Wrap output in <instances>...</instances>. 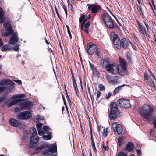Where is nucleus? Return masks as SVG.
Instances as JSON below:
<instances>
[{"instance_id": "60", "label": "nucleus", "mask_w": 156, "mask_h": 156, "mask_svg": "<svg viewBox=\"0 0 156 156\" xmlns=\"http://www.w3.org/2000/svg\"><path fill=\"white\" fill-rule=\"evenodd\" d=\"M90 14H89L86 17V19H87V20H89L90 19Z\"/></svg>"}, {"instance_id": "38", "label": "nucleus", "mask_w": 156, "mask_h": 156, "mask_svg": "<svg viewBox=\"0 0 156 156\" xmlns=\"http://www.w3.org/2000/svg\"><path fill=\"white\" fill-rule=\"evenodd\" d=\"M106 77L107 80L109 82L111 81V76L109 74H107L106 75Z\"/></svg>"}, {"instance_id": "17", "label": "nucleus", "mask_w": 156, "mask_h": 156, "mask_svg": "<svg viewBox=\"0 0 156 156\" xmlns=\"http://www.w3.org/2000/svg\"><path fill=\"white\" fill-rule=\"evenodd\" d=\"M20 108L16 107L15 109V112H17L20 111L22 110L27 108H28V104L27 102L22 103L20 105Z\"/></svg>"}, {"instance_id": "2", "label": "nucleus", "mask_w": 156, "mask_h": 156, "mask_svg": "<svg viewBox=\"0 0 156 156\" xmlns=\"http://www.w3.org/2000/svg\"><path fill=\"white\" fill-rule=\"evenodd\" d=\"M139 112L141 115L144 118L148 120L151 119L153 112V109L149 105L145 104L141 108Z\"/></svg>"}, {"instance_id": "51", "label": "nucleus", "mask_w": 156, "mask_h": 156, "mask_svg": "<svg viewBox=\"0 0 156 156\" xmlns=\"http://www.w3.org/2000/svg\"><path fill=\"white\" fill-rule=\"evenodd\" d=\"M102 146L103 149L105 150L106 151V150H108V147L105 146L104 144H102Z\"/></svg>"}, {"instance_id": "57", "label": "nucleus", "mask_w": 156, "mask_h": 156, "mask_svg": "<svg viewBox=\"0 0 156 156\" xmlns=\"http://www.w3.org/2000/svg\"><path fill=\"white\" fill-rule=\"evenodd\" d=\"M112 94L110 93H108V95L106 96V98L107 99L109 98L111 96Z\"/></svg>"}, {"instance_id": "61", "label": "nucleus", "mask_w": 156, "mask_h": 156, "mask_svg": "<svg viewBox=\"0 0 156 156\" xmlns=\"http://www.w3.org/2000/svg\"><path fill=\"white\" fill-rule=\"evenodd\" d=\"M89 63H90V67H91L92 70H93L94 69V66L91 64V63L90 62H89Z\"/></svg>"}, {"instance_id": "29", "label": "nucleus", "mask_w": 156, "mask_h": 156, "mask_svg": "<svg viewBox=\"0 0 156 156\" xmlns=\"http://www.w3.org/2000/svg\"><path fill=\"white\" fill-rule=\"evenodd\" d=\"M123 86V85L120 86L115 88L113 94H116L121 89L122 87Z\"/></svg>"}, {"instance_id": "58", "label": "nucleus", "mask_w": 156, "mask_h": 156, "mask_svg": "<svg viewBox=\"0 0 156 156\" xmlns=\"http://www.w3.org/2000/svg\"><path fill=\"white\" fill-rule=\"evenodd\" d=\"M101 92L98 91L97 93V97H99L100 96Z\"/></svg>"}, {"instance_id": "32", "label": "nucleus", "mask_w": 156, "mask_h": 156, "mask_svg": "<svg viewBox=\"0 0 156 156\" xmlns=\"http://www.w3.org/2000/svg\"><path fill=\"white\" fill-rule=\"evenodd\" d=\"M51 134H48V135H44L43 136V138L45 140H47L51 139Z\"/></svg>"}, {"instance_id": "16", "label": "nucleus", "mask_w": 156, "mask_h": 156, "mask_svg": "<svg viewBox=\"0 0 156 156\" xmlns=\"http://www.w3.org/2000/svg\"><path fill=\"white\" fill-rule=\"evenodd\" d=\"M9 122L12 126L15 127H17L21 124L19 121L12 118L10 119Z\"/></svg>"}, {"instance_id": "4", "label": "nucleus", "mask_w": 156, "mask_h": 156, "mask_svg": "<svg viewBox=\"0 0 156 156\" xmlns=\"http://www.w3.org/2000/svg\"><path fill=\"white\" fill-rule=\"evenodd\" d=\"M101 18L107 27L110 28L113 27V20L107 13L102 14Z\"/></svg>"}, {"instance_id": "15", "label": "nucleus", "mask_w": 156, "mask_h": 156, "mask_svg": "<svg viewBox=\"0 0 156 156\" xmlns=\"http://www.w3.org/2000/svg\"><path fill=\"white\" fill-rule=\"evenodd\" d=\"M18 39L17 37V34H16L12 35L9 41L10 44L13 45L16 43L18 42Z\"/></svg>"}, {"instance_id": "45", "label": "nucleus", "mask_w": 156, "mask_h": 156, "mask_svg": "<svg viewBox=\"0 0 156 156\" xmlns=\"http://www.w3.org/2000/svg\"><path fill=\"white\" fill-rule=\"evenodd\" d=\"M60 4H61V6L64 9L65 11L66 14V15H67V10H66V9L65 6H64V5L62 2H61Z\"/></svg>"}, {"instance_id": "18", "label": "nucleus", "mask_w": 156, "mask_h": 156, "mask_svg": "<svg viewBox=\"0 0 156 156\" xmlns=\"http://www.w3.org/2000/svg\"><path fill=\"white\" fill-rule=\"evenodd\" d=\"M134 145L131 142H129L126 146V149L129 152L132 151L134 148Z\"/></svg>"}, {"instance_id": "56", "label": "nucleus", "mask_w": 156, "mask_h": 156, "mask_svg": "<svg viewBox=\"0 0 156 156\" xmlns=\"http://www.w3.org/2000/svg\"><path fill=\"white\" fill-rule=\"evenodd\" d=\"M14 81L17 83L19 84H21L22 83V82L21 80H14Z\"/></svg>"}, {"instance_id": "20", "label": "nucleus", "mask_w": 156, "mask_h": 156, "mask_svg": "<svg viewBox=\"0 0 156 156\" xmlns=\"http://www.w3.org/2000/svg\"><path fill=\"white\" fill-rule=\"evenodd\" d=\"M43 130L44 131V134L46 133L48 134H51V130L50 128L47 126H44L43 127Z\"/></svg>"}, {"instance_id": "35", "label": "nucleus", "mask_w": 156, "mask_h": 156, "mask_svg": "<svg viewBox=\"0 0 156 156\" xmlns=\"http://www.w3.org/2000/svg\"><path fill=\"white\" fill-rule=\"evenodd\" d=\"M44 118L43 116H41L38 115L36 119L37 121L39 122L40 120H43L44 119Z\"/></svg>"}, {"instance_id": "11", "label": "nucleus", "mask_w": 156, "mask_h": 156, "mask_svg": "<svg viewBox=\"0 0 156 156\" xmlns=\"http://www.w3.org/2000/svg\"><path fill=\"white\" fill-rule=\"evenodd\" d=\"M112 127L114 131L117 132L118 134H120L122 132V126L120 124H118L117 122L113 123Z\"/></svg>"}, {"instance_id": "39", "label": "nucleus", "mask_w": 156, "mask_h": 156, "mask_svg": "<svg viewBox=\"0 0 156 156\" xmlns=\"http://www.w3.org/2000/svg\"><path fill=\"white\" fill-rule=\"evenodd\" d=\"M92 147L93 148L95 152H96L97 150H96V149L95 147V143L93 140H92Z\"/></svg>"}, {"instance_id": "64", "label": "nucleus", "mask_w": 156, "mask_h": 156, "mask_svg": "<svg viewBox=\"0 0 156 156\" xmlns=\"http://www.w3.org/2000/svg\"><path fill=\"white\" fill-rule=\"evenodd\" d=\"M153 136L156 138V130L154 132Z\"/></svg>"}, {"instance_id": "34", "label": "nucleus", "mask_w": 156, "mask_h": 156, "mask_svg": "<svg viewBox=\"0 0 156 156\" xmlns=\"http://www.w3.org/2000/svg\"><path fill=\"white\" fill-rule=\"evenodd\" d=\"M98 88L101 91H102L105 89V87L102 84H99L98 85Z\"/></svg>"}, {"instance_id": "3", "label": "nucleus", "mask_w": 156, "mask_h": 156, "mask_svg": "<svg viewBox=\"0 0 156 156\" xmlns=\"http://www.w3.org/2000/svg\"><path fill=\"white\" fill-rule=\"evenodd\" d=\"M30 132L31 135L30 137V140L32 147L36 146L39 140V138L37 134L36 129L34 127L31 128L30 130Z\"/></svg>"}, {"instance_id": "22", "label": "nucleus", "mask_w": 156, "mask_h": 156, "mask_svg": "<svg viewBox=\"0 0 156 156\" xmlns=\"http://www.w3.org/2000/svg\"><path fill=\"white\" fill-rule=\"evenodd\" d=\"M117 112L111 111L109 114V116L111 120L117 118L116 113Z\"/></svg>"}, {"instance_id": "43", "label": "nucleus", "mask_w": 156, "mask_h": 156, "mask_svg": "<svg viewBox=\"0 0 156 156\" xmlns=\"http://www.w3.org/2000/svg\"><path fill=\"white\" fill-rule=\"evenodd\" d=\"M96 51V54L97 55V56L101 57V54L100 52L99 51V50H97Z\"/></svg>"}, {"instance_id": "24", "label": "nucleus", "mask_w": 156, "mask_h": 156, "mask_svg": "<svg viewBox=\"0 0 156 156\" xmlns=\"http://www.w3.org/2000/svg\"><path fill=\"white\" fill-rule=\"evenodd\" d=\"M4 12L2 8H0V23H2L5 20Z\"/></svg>"}, {"instance_id": "37", "label": "nucleus", "mask_w": 156, "mask_h": 156, "mask_svg": "<svg viewBox=\"0 0 156 156\" xmlns=\"http://www.w3.org/2000/svg\"><path fill=\"white\" fill-rule=\"evenodd\" d=\"M87 20V19H86V17L85 16L84 18L83 19V22H82L81 24V30H83V25L85 23V22H86V20Z\"/></svg>"}, {"instance_id": "8", "label": "nucleus", "mask_w": 156, "mask_h": 156, "mask_svg": "<svg viewBox=\"0 0 156 156\" xmlns=\"http://www.w3.org/2000/svg\"><path fill=\"white\" fill-rule=\"evenodd\" d=\"M118 102L120 106L122 108H127L131 106V105L129 103V100L128 99H119Z\"/></svg>"}, {"instance_id": "46", "label": "nucleus", "mask_w": 156, "mask_h": 156, "mask_svg": "<svg viewBox=\"0 0 156 156\" xmlns=\"http://www.w3.org/2000/svg\"><path fill=\"white\" fill-rule=\"evenodd\" d=\"M38 134L40 136L43 135L44 134V132L41 129L38 130Z\"/></svg>"}, {"instance_id": "52", "label": "nucleus", "mask_w": 156, "mask_h": 156, "mask_svg": "<svg viewBox=\"0 0 156 156\" xmlns=\"http://www.w3.org/2000/svg\"><path fill=\"white\" fill-rule=\"evenodd\" d=\"M136 151L137 154L138 156H140L141 155V152L140 150V149H136Z\"/></svg>"}, {"instance_id": "1", "label": "nucleus", "mask_w": 156, "mask_h": 156, "mask_svg": "<svg viewBox=\"0 0 156 156\" xmlns=\"http://www.w3.org/2000/svg\"><path fill=\"white\" fill-rule=\"evenodd\" d=\"M120 64L117 66L115 64H110L106 66V70L112 74H115L117 72V70L121 75L122 73L127 74L126 62L124 59L121 58H120Z\"/></svg>"}, {"instance_id": "63", "label": "nucleus", "mask_w": 156, "mask_h": 156, "mask_svg": "<svg viewBox=\"0 0 156 156\" xmlns=\"http://www.w3.org/2000/svg\"><path fill=\"white\" fill-rule=\"evenodd\" d=\"M112 83H117V80H112Z\"/></svg>"}, {"instance_id": "12", "label": "nucleus", "mask_w": 156, "mask_h": 156, "mask_svg": "<svg viewBox=\"0 0 156 156\" xmlns=\"http://www.w3.org/2000/svg\"><path fill=\"white\" fill-rule=\"evenodd\" d=\"M96 45L92 44L91 43H89L87 46V52L90 55L92 54L97 50Z\"/></svg>"}, {"instance_id": "26", "label": "nucleus", "mask_w": 156, "mask_h": 156, "mask_svg": "<svg viewBox=\"0 0 156 156\" xmlns=\"http://www.w3.org/2000/svg\"><path fill=\"white\" fill-rule=\"evenodd\" d=\"M103 66L106 67V66L108 64H110L109 63V59L108 58H106L103 59Z\"/></svg>"}, {"instance_id": "54", "label": "nucleus", "mask_w": 156, "mask_h": 156, "mask_svg": "<svg viewBox=\"0 0 156 156\" xmlns=\"http://www.w3.org/2000/svg\"><path fill=\"white\" fill-rule=\"evenodd\" d=\"M72 77H73L72 81H73V85H74V84H76V81H75V80L74 79V77H73V74H72Z\"/></svg>"}, {"instance_id": "14", "label": "nucleus", "mask_w": 156, "mask_h": 156, "mask_svg": "<svg viewBox=\"0 0 156 156\" xmlns=\"http://www.w3.org/2000/svg\"><path fill=\"white\" fill-rule=\"evenodd\" d=\"M131 43V42L129 40L125 38H123L121 40L120 48L122 47L124 48H127L128 47L129 44Z\"/></svg>"}, {"instance_id": "62", "label": "nucleus", "mask_w": 156, "mask_h": 156, "mask_svg": "<svg viewBox=\"0 0 156 156\" xmlns=\"http://www.w3.org/2000/svg\"><path fill=\"white\" fill-rule=\"evenodd\" d=\"M3 45L2 41L1 39L0 38V46H1Z\"/></svg>"}, {"instance_id": "21", "label": "nucleus", "mask_w": 156, "mask_h": 156, "mask_svg": "<svg viewBox=\"0 0 156 156\" xmlns=\"http://www.w3.org/2000/svg\"><path fill=\"white\" fill-rule=\"evenodd\" d=\"M19 100L16 99L12 101L7 103V106L8 108H10L14 105L17 104L19 102Z\"/></svg>"}, {"instance_id": "50", "label": "nucleus", "mask_w": 156, "mask_h": 156, "mask_svg": "<svg viewBox=\"0 0 156 156\" xmlns=\"http://www.w3.org/2000/svg\"><path fill=\"white\" fill-rule=\"evenodd\" d=\"M13 49H14V50L16 51H18L19 49V45H17L15 46L13 48Z\"/></svg>"}, {"instance_id": "5", "label": "nucleus", "mask_w": 156, "mask_h": 156, "mask_svg": "<svg viewBox=\"0 0 156 156\" xmlns=\"http://www.w3.org/2000/svg\"><path fill=\"white\" fill-rule=\"evenodd\" d=\"M47 146L49 148L48 150H46L43 152V154L44 155L50 156H56L54 154H52L53 153L57 152V147L55 144H49Z\"/></svg>"}, {"instance_id": "36", "label": "nucleus", "mask_w": 156, "mask_h": 156, "mask_svg": "<svg viewBox=\"0 0 156 156\" xmlns=\"http://www.w3.org/2000/svg\"><path fill=\"white\" fill-rule=\"evenodd\" d=\"M85 17V15L83 14H82L81 15V16L79 18V22L80 23H82V22H83V19H84V18Z\"/></svg>"}, {"instance_id": "33", "label": "nucleus", "mask_w": 156, "mask_h": 156, "mask_svg": "<svg viewBox=\"0 0 156 156\" xmlns=\"http://www.w3.org/2000/svg\"><path fill=\"white\" fill-rule=\"evenodd\" d=\"M6 96L5 95H2L0 97V103L3 102L5 100Z\"/></svg>"}, {"instance_id": "31", "label": "nucleus", "mask_w": 156, "mask_h": 156, "mask_svg": "<svg viewBox=\"0 0 156 156\" xmlns=\"http://www.w3.org/2000/svg\"><path fill=\"white\" fill-rule=\"evenodd\" d=\"M151 119L148 120V123L150 124L153 123L155 128H156V117L154 118V121L152 122H151Z\"/></svg>"}, {"instance_id": "55", "label": "nucleus", "mask_w": 156, "mask_h": 156, "mask_svg": "<svg viewBox=\"0 0 156 156\" xmlns=\"http://www.w3.org/2000/svg\"><path fill=\"white\" fill-rule=\"evenodd\" d=\"M67 32H68V34H69V37H70V39H72V36H71V32H70L69 29H68V30H67Z\"/></svg>"}, {"instance_id": "40", "label": "nucleus", "mask_w": 156, "mask_h": 156, "mask_svg": "<svg viewBox=\"0 0 156 156\" xmlns=\"http://www.w3.org/2000/svg\"><path fill=\"white\" fill-rule=\"evenodd\" d=\"M108 129H104L103 134L105 136H106L108 134Z\"/></svg>"}, {"instance_id": "25", "label": "nucleus", "mask_w": 156, "mask_h": 156, "mask_svg": "<svg viewBox=\"0 0 156 156\" xmlns=\"http://www.w3.org/2000/svg\"><path fill=\"white\" fill-rule=\"evenodd\" d=\"M100 9V7L98 6L94 5L93 7L91 8V11L92 13H97Z\"/></svg>"}, {"instance_id": "28", "label": "nucleus", "mask_w": 156, "mask_h": 156, "mask_svg": "<svg viewBox=\"0 0 156 156\" xmlns=\"http://www.w3.org/2000/svg\"><path fill=\"white\" fill-rule=\"evenodd\" d=\"M24 95H20V94H18V95H13L11 98V99H12V100H14L15 99H17V98H20L21 97H24Z\"/></svg>"}, {"instance_id": "30", "label": "nucleus", "mask_w": 156, "mask_h": 156, "mask_svg": "<svg viewBox=\"0 0 156 156\" xmlns=\"http://www.w3.org/2000/svg\"><path fill=\"white\" fill-rule=\"evenodd\" d=\"M123 137H121L118 139L119 145L121 146L123 144Z\"/></svg>"}, {"instance_id": "13", "label": "nucleus", "mask_w": 156, "mask_h": 156, "mask_svg": "<svg viewBox=\"0 0 156 156\" xmlns=\"http://www.w3.org/2000/svg\"><path fill=\"white\" fill-rule=\"evenodd\" d=\"M3 26L5 28L6 31L3 33L2 32V35L4 36H7L11 35L13 32V30L10 26L5 23Z\"/></svg>"}, {"instance_id": "41", "label": "nucleus", "mask_w": 156, "mask_h": 156, "mask_svg": "<svg viewBox=\"0 0 156 156\" xmlns=\"http://www.w3.org/2000/svg\"><path fill=\"white\" fill-rule=\"evenodd\" d=\"M137 9L138 12L140 14H143L142 12V9L138 5H137Z\"/></svg>"}, {"instance_id": "19", "label": "nucleus", "mask_w": 156, "mask_h": 156, "mask_svg": "<svg viewBox=\"0 0 156 156\" xmlns=\"http://www.w3.org/2000/svg\"><path fill=\"white\" fill-rule=\"evenodd\" d=\"M144 79L146 80H148L151 85H154V82L152 81L151 77L147 73H145L144 74Z\"/></svg>"}, {"instance_id": "49", "label": "nucleus", "mask_w": 156, "mask_h": 156, "mask_svg": "<svg viewBox=\"0 0 156 156\" xmlns=\"http://www.w3.org/2000/svg\"><path fill=\"white\" fill-rule=\"evenodd\" d=\"M73 85V87L74 88L75 91L76 92V94H77V91L78 90V89H77V84H74V85Z\"/></svg>"}, {"instance_id": "9", "label": "nucleus", "mask_w": 156, "mask_h": 156, "mask_svg": "<svg viewBox=\"0 0 156 156\" xmlns=\"http://www.w3.org/2000/svg\"><path fill=\"white\" fill-rule=\"evenodd\" d=\"M31 114L29 111H25L20 112L17 115L18 119L27 120L31 117Z\"/></svg>"}, {"instance_id": "53", "label": "nucleus", "mask_w": 156, "mask_h": 156, "mask_svg": "<svg viewBox=\"0 0 156 156\" xmlns=\"http://www.w3.org/2000/svg\"><path fill=\"white\" fill-rule=\"evenodd\" d=\"M88 28H83V30L84 31V32L86 34H88V30L87 29Z\"/></svg>"}, {"instance_id": "42", "label": "nucleus", "mask_w": 156, "mask_h": 156, "mask_svg": "<svg viewBox=\"0 0 156 156\" xmlns=\"http://www.w3.org/2000/svg\"><path fill=\"white\" fill-rule=\"evenodd\" d=\"M90 24V21H88L86 23L84 26V28H88Z\"/></svg>"}, {"instance_id": "48", "label": "nucleus", "mask_w": 156, "mask_h": 156, "mask_svg": "<svg viewBox=\"0 0 156 156\" xmlns=\"http://www.w3.org/2000/svg\"><path fill=\"white\" fill-rule=\"evenodd\" d=\"M87 6L88 7V9L89 10H90V9H91V8L93 7L94 5H90V4H87Z\"/></svg>"}, {"instance_id": "10", "label": "nucleus", "mask_w": 156, "mask_h": 156, "mask_svg": "<svg viewBox=\"0 0 156 156\" xmlns=\"http://www.w3.org/2000/svg\"><path fill=\"white\" fill-rule=\"evenodd\" d=\"M138 27V31L140 33V35L144 39H145V35L147 34L145 28L143 26L140 22L137 20H136Z\"/></svg>"}, {"instance_id": "47", "label": "nucleus", "mask_w": 156, "mask_h": 156, "mask_svg": "<svg viewBox=\"0 0 156 156\" xmlns=\"http://www.w3.org/2000/svg\"><path fill=\"white\" fill-rule=\"evenodd\" d=\"M36 126L37 127V130L41 129L42 126V124L41 123L36 124Z\"/></svg>"}, {"instance_id": "23", "label": "nucleus", "mask_w": 156, "mask_h": 156, "mask_svg": "<svg viewBox=\"0 0 156 156\" xmlns=\"http://www.w3.org/2000/svg\"><path fill=\"white\" fill-rule=\"evenodd\" d=\"M111 111H115V112H117L118 106L116 103L112 102L111 104Z\"/></svg>"}, {"instance_id": "59", "label": "nucleus", "mask_w": 156, "mask_h": 156, "mask_svg": "<svg viewBox=\"0 0 156 156\" xmlns=\"http://www.w3.org/2000/svg\"><path fill=\"white\" fill-rule=\"evenodd\" d=\"M101 129V126H98V130L99 133H100V130Z\"/></svg>"}, {"instance_id": "7", "label": "nucleus", "mask_w": 156, "mask_h": 156, "mask_svg": "<svg viewBox=\"0 0 156 156\" xmlns=\"http://www.w3.org/2000/svg\"><path fill=\"white\" fill-rule=\"evenodd\" d=\"M110 38L112 43L115 45H116L117 48H120L121 40H120L118 35L114 32H111L110 34Z\"/></svg>"}, {"instance_id": "44", "label": "nucleus", "mask_w": 156, "mask_h": 156, "mask_svg": "<svg viewBox=\"0 0 156 156\" xmlns=\"http://www.w3.org/2000/svg\"><path fill=\"white\" fill-rule=\"evenodd\" d=\"M118 156H127L126 154L124 152H121L119 153Z\"/></svg>"}, {"instance_id": "27", "label": "nucleus", "mask_w": 156, "mask_h": 156, "mask_svg": "<svg viewBox=\"0 0 156 156\" xmlns=\"http://www.w3.org/2000/svg\"><path fill=\"white\" fill-rule=\"evenodd\" d=\"M11 49V46L9 45H5L2 48V51H6L8 50H10Z\"/></svg>"}, {"instance_id": "6", "label": "nucleus", "mask_w": 156, "mask_h": 156, "mask_svg": "<svg viewBox=\"0 0 156 156\" xmlns=\"http://www.w3.org/2000/svg\"><path fill=\"white\" fill-rule=\"evenodd\" d=\"M15 83L9 79H4L0 80V94L8 89V87L5 85H13Z\"/></svg>"}]
</instances>
